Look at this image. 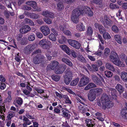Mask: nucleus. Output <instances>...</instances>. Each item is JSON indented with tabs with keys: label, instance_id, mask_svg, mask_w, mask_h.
Instances as JSON below:
<instances>
[{
	"label": "nucleus",
	"instance_id": "1",
	"mask_svg": "<svg viewBox=\"0 0 127 127\" xmlns=\"http://www.w3.org/2000/svg\"><path fill=\"white\" fill-rule=\"evenodd\" d=\"M88 14L90 16L93 15V13L90 8L87 6L82 7L80 8H76L72 11V21L75 23H77L78 22V17L81 14Z\"/></svg>",
	"mask_w": 127,
	"mask_h": 127
},
{
	"label": "nucleus",
	"instance_id": "2",
	"mask_svg": "<svg viewBox=\"0 0 127 127\" xmlns=\"http://www.w3.org/2000/svg\"><path fill=\"white\" fill-rule=\"evenodd\" d=\"M101 100L102 104V108L104 110L106 108H109L113 106V103L110 101L109 96L106 94L102 95Z\"/></svg>",
	"mask_w": 127,
	"mask_h": 127
},
{
	"label": "nucleus",
	"instance_id": "3",
	"mask_svg": "<svg viewBox=\"0 0 127 127\" xmlns=\"http://www.w3.org/2000/svg\"><path fill=\"white\" fill-rule=\"evenodd\" d=\"M101 22L103 24L104 26L107 28H108V26H111L112 25V21L108 16L105 15L100 18Z\"/></svg>",
	"mask_w": 127,
	"mask_h": 127
},
{
	"label": "nucleus",
	"instance_id": "4",
	"mask_svg": "<svg viewBox=\"0 0 127 127\" xmlns=\"http://www.w3.org/2000/svg\"><path fill=\"white\" fill-rule=\"evenodd\" d=\"M89 82V78L86 76L83 75L78 83V86L80 87H84L87 85Z\"/></svg>",
	"mask_w": 127,
	"mask_h": 127
},
{
	"label": "nucleus",
	"instance_id": "5",
	"mask_svg": "<svg viewBox=\"0 0 127 127\" xmlns=\"http://www.w3.org/2000/svg\"><path fill=\"white\" fill-rule=\"evenodd\" d=\"M47 43L50 44H51V42L46 38L40 40L39 43V44L41 47L43 49H46L49 48V45L47 44Z\"/></svg>",
	"mask_w": 127,
	"mask_h": 127
},
{
	"label": "nucleus",
	"instance_id": "6",
	"mask_svg": "<svg viewBox=\"0 0 127 127\" xmlns=\"http://www.w3.org/2000/svg\"><path fill=\"white\" fill-rule=\"evenodd\" d=\"M66 72V74L64 76V82L66 84L68 85L69 83L71 80V73L68 68L67 69Z\"/></svg>",
	"mask_w": 127,
	"mask_h": 127
},
{
	"label": "nucleus",
	"instance_id": "7",
	"mask_svg": "<svg viewBox=\"0 0 127 127\" xmlns=\"http://www.w3.org/2000/svg\"><path fill=\"white\" fill-rule=\"evenodd\" d=\"M44 58L43 56L38 54L36 57L33 58V62L36 64H39L42 62Z\"/></svg>",
	"mask_w": 127,
	"mask_h": 127
},
{
	"label": "nucleus",
	"instance_id": "8",
	"mask_svg": "<svg viewBox=\"0 0 127 127\" xmlns=\"http://www.w3.org/2000/svg\"><path fill=\"white\" fill-rule=\"evenodd\" d=\"M25 4L32 7L35 11H39L41 10L40 8L37 6L36 3L35 1H27L26 2Z\"/></svg>",
	"mask_w": 127,
	"mask_h": 127
},
{
	"label": "nucleus",
	"instance_id": "9",
	"mask_svg": "<svg viewBox=\"0 0 127 127\" xmlns=\"http://www.w3.org/2000/svg\"><path fill=\"white\" fill-rule=\"evenodd\" d=\"M40 30L45 36L47 35L50 33V29L47 26H41L40 28Z\"/></svg>",
	"mask_w": 127,
	"mask_h": 127
},
{
	"label": "nucleus",
	"instance_id": "10",
	"mask_svg": "<svg viewBox=\"0 0 127 127\" xmlns=\"http://www.w3.org/2000/svg\"><path fill=\"white\" fill-rule=\"evenodd\" d=\"M92 80L97 85H100L102 84V83L100 80L94 74L91 75Z\"/></svg>",
	"mask_w": 127,
	"mask_h": 127
},
{
	"label": "nucleus",
	"instance_id": "11",
	"mask_svg": "<svg viewBox=\"0 0 127 127\" xmlns=\"http://www.w3.org/2000/svg\"><path fill=\"white\" fill-rule=\"evenodd\" d=\"M90 91L91 92H90L88 93V97L89 100L92 101H94L96 98V94L91 90Z\"/></svg>",
	"mask_w": 127,
	"mask_h": 127
},
{
	"label": "nucleus",
	"instance_id": "12",
	"mask_svg": "<svg viewBox=\"0 0 127 127\" xmlns=\"http://www.w3.org/2000/svg\"><path fill=\"white\" fill-rule=\"evenodd\" d=\"M31 30L30 27L28 25H26L24 26L20 29V31L22 33H25L30 31Z\"/></svg>",
	"mask_w": 127,
	"mask_h": 127
},
{
	"label": "nucleus",
	"instance_id": "13",
	"mask_svg": "<svg viewBox=\"0 0 127 127\" xmlns=\"http://www.w3.org/2000/svg\"><path fill=\"white\" fill-rule=\"evenodd\" d=\"M42 15L46 17H49L51 18L54 17V14L53 13L47 11H43Z\"/></svg>",
	"mask_w": 127,
	"mask_h": 127
},
{
	"label": "nucleus",
	"instance_id": "14",
	"mask_svg": "<svg viewBox=\"0 0 127 127\" xmlns=\"http://www.w3.org/2000/svg\"><path fill=\"white\" fill-rule=\"evenodd\" d=\"M52 64V65H49L47 66V67L52 70H54L57 66H59V63L56 61H53Z\"/></svg>",
	"mask_w": 127,
	"mask_h": 127
},
{
	"label": "nucleus",
	"instance_id": "15",
	"mask_svg": "<svg viewBox=\"0 0 127 127\" xmlns=\"http://www.w3.org/2000/svg\"><path fill=\"white\" fill-rule=\"evenodd\" d=\"M116 65L120 67H124L125 64L123 63H121L120 60L117 58L112 62Z\"/></svg>",
	"mask_w": 127,
	"mask_h": 127
},
{
	"label": "nucleus",
	"instance_id": "16",
	"mask_svg": "<svg viewBox=\"0 0 127 127\" xmlns=\"http://www.w3.org/2000/svg\"><path fill=\"white\" fill-rule=\"evenodd\" d=\"M121 116L124 119H127V108L125 107L122 109L121 112Z\"/></svg>",
	"mask_w": 127,
	"mask_h": 127
},
{
	"label": "nucleus",
	"instance_id": "17",
	"mask_svg": "<svg viewBox=\"0 0 127 127\" xmlns=\"http://www.w3.org/2000/svg\"><path fill=\"white\" fill-rule=\"evenodd\" d=\"M60 48L64 51H65L68 55L70 54V51L69 49L66 45L63 44L60 46Z\"/></svg>",
	"mask_w": 127,
	"mask_h": 127
},
{
	"label": "nucleus",
	"instance_id": "18",
	"mask_svg": "<svg viewBox=\"0 0 127 127\" xmlns=\"http://www.w3.org/2000/svg\"><path fill=\"white\" fill-rule=\"evenodd\" d=\"M23 102V100L22 98L21 97H17L16 98L15 100L14 101L13 103L16 106H17L16 103H17L19 105L21 106Z\"/></svg>",
	"mask_w": 127,
	"mask_h": 127
},
{
	"label": "nucleus",
	"instance_id": "19",
	"mask_svg": "<svg viewBox=\"0 0 127 127\" xmlns=\"http://www.w3.org/2000/svg\"><path fill=\"white\" fill-rule=\"evenodd\" d=\"M116 89L120 94H121L124 91V89L121 84H117L116 86Z\"/></svg>",
	"mask_w": 127,
	"mask_h": 127
},
{
	"label": "nucleus",
	"instance_id": "20",
	"mask_svg": "<svg viewBox=\"0 0 127 127\" xmlns=\"http://www.w3.org/2000/svg\"><path fill=\"white\" fill-rule=\"evenodd\" d=\"M109 57L110 60L112 62L118 58V56L116 52L113 51L111 52Z\"/></svg>",
	"mask_w": 127,
	"mask_h": 127
},
{
	"label": "nucleus",
	"instance_id": "21",
	"mask_svg": "<svg viewBox=\"0 0 127 127\" xmlns=\"http://www.w3.org/2000/svg\"><path fill=\"white\" fill-rule=\"evenodd\" d=\"M72 46L76 49H79L81 47L80 44L77 41L72 40Z\"/></svg>",
	"mask_w": 127,
	"mask_h": 127
},
{
	"label": "nucleus",
	"instance_id": "22",
	"mask_svg": "<svg viewBox=\"0 0 127 127\" xmlns=\"http://www.w3.org/2000/svg\"><path fill=\"white\" fill-rule=\"evenodd\" d=\"M77 59L79 61L83 63H85L87 62L85 58L81 54H79L78 55Z\"/></svg>",
	"mask_w": 127,
	"mask_h": 127
},
{
	"label": "nucleus",
	"instance_id": "23",
	"mask_svg": "<svg viewBox=\"0 0 127 127\" xmlns=\"http://www.w3.org/2000/svg\"><path fill=\"white\" fill-rule=\"evenodd\" d=\"M96 85L93 83H90L88 84L85 88L84 90H87L96 87Z\"/></svg>",
	"mask_w": 127,
	"mask_h": 127
},
{
	"label": "nucleus",
	"instance_id": "24",
	"mask_svg": "<svg viewBox=\"0 0 127 127\" xmlns=\"http://www.w3.org/2000/svg\"><path fill=\"white\" fill-rule=\"evenodd\" d=\"M106 67L108 69L114 72L116 71L115 69L113 66L110 63H107L106 64Z\"/></svg>",
	"mask_w": 127,
	"mask_h": 127
},
{
	"label": "nucleus",
	"instance_id": "25",
	"mask_svg": "<svg viewBox=\"0 0 127 127\" xmlns=\"http://www.w3.org/2000/svg\"><path fill=\"white\" fill-rule=\"evenodd\" d=\"M121 78L123 81H127V73L125 72H122L121 74Z\"/></svg>",
	"mask_w": 127,
	"mask_h": 127
},
{
	"label": "nucleus",
	"instance_id": "26",
	"mask_svg": "<svg viewBox=\"0 0 127 127\" xmlns=\"http://www.w3.org/2000/svg\"><path fill=\"white\" fill-rule=\"evenodd\" d=\"M76 28L78 30L81 31H84L85 30V27L82 23L78 24Z\"/></svg>",
	"mask_w": 127,
	"mask_h": 127
},
{
	"label": "nucleus",
	"instance_id": "27",
	"mask_svg": "<svg viewBox=\"0 0 127 127\" xmlns=\"http://www.w3.org/2000/svg\"><path fill=\"white\" fill-rule=\"evenodd\" d=\"M94 93H95V94H100L102 93V90L101 88H98V89H93L91 90Z\"/></svg>",
	"mask_w": 127,
	"mask_h": 127
},
{
	"label": "nucleus",
	"instance_id": "28",
	"mask_svg": "<svg viewBox=\"0 0 127 127\" xmlns=\"http://www.w3.org/2000/svg\"><path fill=\"white\" fill-rule=\"evenodd\" d=\"M62 61L63 62L66 63L68 65L70 66H71V62L70 60L67 58H63L62 59Z\"/></svg>",
	"mask_w": 127,
	"mask_h": 127
},
{
	"label": "nucleus",
	"instance_id": "29",
	"mask_svg": "<svg viewBox=\"0 0 127 127\" xmlns=\"http://www.w3.org/2000/svg\"><path fill=\"white\" fill-rule=\"evenodd\" d=\"M93 32V30L92 28L90 26L88 27L86 32L87 34L88 35H91Z\"/></svg>",
	"mask_w": 127,
	"mask_h": 127
},
{
	"label": "nucleus",
	"instance_id": "30",
	"mask_svg": "<svg viewBox=\"0 0 127 127\" xmlns=\"http://www.w3.org/2000/svg\"><path fill=\"white\" fill-rule=\"evenodd\" d=\"M24 22L26 24H28L32 26H34V23L30 19L28 18H26L24 20Z\"/></svg>",
	"mask_w": 127,
	"mask_h": 127
},
{
	"label": "nucleus",
	"instance_id": "31",
	"mask_svg": "<svg viewBox=\"0 0 127 127\" xmlns=\"http://www.w3.org/2000/svg\"><path fill=\"white\" fill-rule=\"evenodd\" d=\"M114 38L115 40L120 44L122 43L121 37L118 35H116L114 36Z\"/></svg>",
	"mask_w": 127,
	"mask_h": 127
},
{
	"label": "nucleus",
	"instance_id": "32",
	"mask_svg": "<svg viewBox=\"0 0 127 127\" xmlns=\"http://www.w3.org/2000/svg\"><path fill=\"white\" fill-rule=\"evenodd\" d=\"M57 9L59 10H61L64 8V5L63 3L61 2H59L57 4Z\"/></svg>",
	"mask_w": 127,
	"mask_h": 127
},
{
	"label": "nucleus",
	"instance_id": "33",
	"mask_svg": "<svg viewBox=\"0 0 127 127\" xmlns=\"http://www.w3.org/2000/svg\"><path fill=\"white\" fill-rule=\"evenodd\" d=\"M15 116L14 112H10L9 113L7 116L8 120H11V119Z\"/></svg>",
	"mask_w": 127,
	"mask_h": 127
},
{
	"label": "nucleus",
	"instance_id": "34",
	"mask_svg": "<svg viewBox=\"0 0 127 127\" xmlns=\"http://www.w3.org/2000/svg\"><path fill=\"white\" fill-rule=\"evenodd\" d=\"M93 2L96 4L101 7L102 5V0H93Z\"/></svg>",
	"mask_w": 127,
	"mask_h": 127
},
{
	"label": "nucleus",
	"instance_id": "35",
	"mask_svg": "<svg viewBox=\"0 0 127 127\" xmlns=\"http://www.w3.org/2000/svg\"><path fill=\"white\" fill-rule=\"evenodd\" d=\"M103 37L105 39H110L111 38V36L109 33L105 32L103 34Z\"/></svg>",
	"mask_w": 127,
	"mask_h": 127
},
{
	"label": "nucleus",
	"instance_id": "36",
	"mask_svg": "<svg viewBox=\"0 0 127 127\" xmlns=\"http://www.w3.org/2000/svg\"><path fill=\"white\" fill-rule=\"evenodd\" d=\"M48 36L49 39L53 41H55L56 40L55 36L53 33H51Z\"/></svg>",
	"mask_w": 127,
	"mask_h": 127
},
{
	"label": "nucleus",
	"instance_id": "37",
	"mask_svg": "<svg viewBox=\"0 0 127 127\" xmlns=\"http://www.w3.org/2000/svg\"><path fill=\"white\" fill-rule=\"evenodd\" d=\"M34 48V46L32 44H30L27 46L26 48V50L27 51H32Z\"/></svg>",
	"mask_w": 127,
	"mask_h": 127
},
{
	"label": "nucleus",
	"instance_id": "38",
	"mask_svg": "<svg viewBox=\"0 0 127 127\" xmlns=\"http://www.w3.org/2000/svg\"><path fill=\"white\" fill-rule=\"evenodd\" d=\"M86 123L87 124V126L88 127H92L94 126L93 124H92L91 120H87L86 121Z\"/></svg>",
	"mask_w": 127,
	"mask_h": 127
},
{
	"label": "nucleus",
	"instance_id": "39",
	"mask_svg": "<svg viewBox=\"0 0 127 127\" xmlns=\"http://www.w3.org/2000/svg\"><path fill=\"white\" fill-rule=\"evenodd\" d=\"M103 53V52L100 50H98L97 51L95 52L94 53L93 55H97V56L100 57L101 56Z\"/></svg>",
	"mask_w": 127,
	"mask_h": 127
},
{
	"label": "nucleus",
	"instance_id": "40",
	"mask_svg": "<svg viewBox=\"0 0 127 127\" xmlns=\"http://www.w3.org/2000/svg\"><path fill=\"white\" fill-rule=\"evenodd\" d=\"M51 77L53 80L56 81H58L60 79V77L59 75H53Z\"/></svg>",
	"mask_w": 127,
	"mask_h": 127
},
{
	"label": "nucleus",
	"instance_id": "41",
	"mask_svg": "<svg viewBox=\"0 0 127 127\" xmlns=\"http://www.w3.org/2000/svg\"><path fill=\"white\" fill-rule=\"evenodd\" d=\"M110 50L109 48H106L104 50V55L106 56H108L110 54Z\"/></svg>",
	"mask_w": 127,
	"mask_h": 127
},
{
	"label": "nucleus",
	"instance_id": "42",
	"mask_svg": "<svg viewBox=\"0 0 127 127\" xmlns=\"http://www.w3.org/2000/svg\"><path fill=\"white\" fill-rule=\"evenodd\" d=\"M98 30L101 33H104L106 31L102 25L100 26Z\"/></svg>",
	"mask_w": 127,
	"mask_h": 127
},
{
	"label": "nucleus",
	"instance_id": "43",
	"mask_svg": "<svg viewBox=\"0 0 127 127\" xmlns=\"http://www.w3.org/2000/svg\"><path fill=\"white\" fill-rule=\"evenodd\" d=\"M66 39L65 37L64 36H62L59 40V43L61 44L64 43L66 41Z\"/></svg>",
	"mask_w": 127,
	"mask_h": 127
},
{
	"label": "nucleus",
	"instance_id": "44",
	"mask_svg": "<svg viewBox=\"0 0 127 127\" xmlns=\"http://www.w3.org/2000/svg\"><path fill=\"white\" fill-rule=\"evenodd\" d=\"M54 71L55 73L57 74H62L63 72L61 69L59 67V68H56Z\"/></svg>",
	"mask_w": 127,
	"mask_h": 127
},
{
	"label": "nucleus",
	"instance_id": "45",
	"mask_svg": "<svg viewBox=\"0 0 127 127\" xmlns=\"http://www.w3.org/2000/svg\"><path fill=\"white\" fill-rule=\"evenodd\" d=\"M30 15L32 18L34 19H37L39 17V15L38 14L34 13L31 14Z\"/></svg>",
	"mask_w": 127,
	"mask_h": 127
},
{
	"label": "nucleus",
	"instance_id": "46",
	"mask_svg": "<svg viewBox=\"0 0 127 127\" xmlns=\"http://www.w3.org/2000/svg\"><path fill=\"white\" fill-rule=\"evenodd\" d=\"M79 81L78 78H77L76 79L73 80L72 81V86H76L77 84Z\"/></svg>",
	"mask_w": 127,
	"mask_h": 127
},
{
	"label": "nucleus",
	"instance_id": "47",
	"mask_svg": "<svg viewBox=\"0 0 127 127\" xmlns=\"http://www.w3.org/2000/svg\"><path fill=\"white\" fill-rule=\"evenodd\" d=\"M105 74L106 76L108 77H110L112 75V73L110 71H107L105 72Z\"/></svg>",
	"mask_w": 127,
	"mask_h": 127
},
{
	"label": "nucleus",
	"instance_id": "48",
	"mask_svg": "<svg viewBox=\"0 0 127 127\" xmlns=\"http://www.w3.org/2000/svg\"><path fill=\"white\" fill-rule=\"evenodd\" d=\"M112 30L115 32H118L119 31V29L116 25L113 26L112 28Z\"/></svg>",
	"mask_w": 127,
	"mask_h": 127
},
{
	"label": "nucleus",
	"instance_id": "49",
	"mask_svg": "<svg viewBox=\"0 0 127 127\" xmlns=\"http://www.w3.org/2000/svg\"><path fill=\"white\" fill-rule=\"evenodd\" d=\"M109 6L110 8L112 9L119 8V7L118 6L112 3H111L110 4Z\"/></svg>",
	"mask_w": 127,
	"mask_h": 127
},
{
	"label": "nucleus",
	"instance_id": "50",
	"mask_svg": "<svg viewBox=\"0 0 127 127\" xmlns=\"http://www.w3.org/2000/svg\"><path fill=\"white\" fill-rule=\"evenodd\" d=\"M15 59L17 62H19L21 61V57L19 56V53H18L15 55Z\"/></svg>",
	"mask_w": 127,
	"mask_h": 127
},
{
	"label": "nucleus",
	"instance_id": "51",
	"mask_svg": "<svg viewBox=\"0 0 127 127\" xmlns=\"http://www.w3.org/2000/svg\"><path fill=\"white\" fill-rule=\"evenodd\" d=\"M51 53V52L50 50H48L47 51L46 54V56L49 60H50L51 58V56L50 55Z\"/></svg>",
	"mask_w": 127,
	"mask_h": 127
},
{
	"label": "nucleus",
	"instance_id": "52",
	"mask_svg": "<svg viewBox=\"0 0 127 127\" xmlns=\"http://www.w3.org/2000/svg\"><path fill=\"white\" fill-rule=\"evenodd\" d=\"M44 21L48 24H51L52 23V20L51 19L48 18H44Z\"/></svg>",
	"mask_w": 127,
	"mask_h": 127
},
{
	"label": "nucleus",
	"instance_id": "53",
	"mask_svg": "<svg viewBox=\"0 0 127 127\" xmlns=\"http://www.w3.org/2000/svg\"><path fill=\"white\" fill-rule=\"evenodd\" d=\"M31 124V122L30 121V120H29V121L24 122L23 124V127H27L28 125H30Z\"/></svg>",
	"mask_w": 127,
	"mask_h": 127
},
{
	"label": "nucleus",
	"instance_id": "54",
	"mask_svg": "<svg viewBox=\"0 0 127 127\" xmlns=\"http://www.w3.org/2000/svg\"><path fill=\"white\" fill-rule=\"evenodd\" d=\"M35 39V36L34 34H32L29 36L28 40L30 41L34 40Z\"/></svg>",
	"mask_w": 127,
	"mask_h": 127
},
{
	"label": "nucleus",
	"instance_id": "55",
	"mask_svg": "<svg viewBox=\"0 0 127 127\" xmlns=\"http://www.w3.org/2000/svg\"><path fill=\"white\" fill-rule=\"evenodd\" d=\"M59 67L63 72L66 68V66L65 65L61 64Z\"/></svg>",
	"mask_w": 127,
	"mask_h": 127
},
{
	"label": "nucleus",
	"instance_id": "56",
	"mask_svg": "<svg viewBox=\"0 0 127 127\" xmlns=\"http://www.w3.org/2000/svg\"><path fill=\"white\" fill-rule=\"evenodd\" d=\"M121 58L122 61H125L127 60V57L124 54H122L121 55Z\"/></svg>",
	"mask_w": 127,
	"mask_h": 127
},
{
	"label": "nucleus",
	"instance_id": "57",
	"mask_svg": "<svg viewBox=\"0 0 127 127\" xmlns=\"http://www.w3.org/2000/svg\"><path fill=\"white\" fill-rule=\"evenodd\" d=\"M5 111V108L4 107V106H0V112L1 114H3V112H4Z\"/></svg>",
	"mask_w": 127,
	"mask_h": 127
},
{
	"label": "nucleus",
	"instance_id": "58",
	"mask_svg": "<svg viewBox=\"0 0 127 127\" xmlns=\"http://www.w3.org/2000/svg\"><path fill=\"white\" fill-rule=\"evenodd\" d=\"M114 80L116 81L119 82L120 80L119 76L117 75H116L114 76Z\"/></svg>",
	"mask_w": 127,
	"mask_h": 127
},
{
	"label": "nucleus",
	"instance_id": "59",
	"mask_svg": "<svg viewBox=\"0 0 127 127\" xmlns=\"http://www.w3.org/2000/svg\"><path fill=\"white\" fill-rule=\"evenodd\" d=\"M35 90L38 93L41 94L44 93V91L40 88H35Z\"/></svg>",
	"mask_w": 127,
	"mask_h": 127
},
{
	"label": "nucleus",
	"instance_id": "60",
	"mask_svg": "<svg viewBox=\"0 0 127 127\" xmlns=\"http://www.w3.org/2000/svg\"><path fill=\"white\" fill-rule=\"evenodd\" d=\"M31 7L28 6L27 5L24 6L22 8V9L24 10H30L31 9Z\"/></svg>",
	"mask_w": 127,
	"mask_h": 127
},
{
	"label": "nucleus",
	"instance_id": "61",
	"mask_svg": "<svg viewBox=\"0 0 127 127\" xmlns=\"http://www.w3.org/2000/svg\"><path fill=\"white\" fill-rule=\"evenodd\" d=\"M36 34L37 37L39 38H41L43 37V34L40 32H37Z\"/></svg>",
	"mask_w": 127,
	"mask_h": 127
},
{
	"label": "nucleus",
	"instance_id": "62",
	"mask_svg": "<svg viewBox=\"0 0 127 127\" xmlns=\"http://www.w3.org/2000/svg\"><path fill=\"white\" fill-rule=\"evenodd\" d=\"M65 98L66 99V103H71V101L67 96L65 95Z\"/></svg>",
	"mask_w": 127,
	"mask_h": 127
},
{
	"label": "nucleus",
	"instance_id": "63",
	"mask_svg": "<svg viewBox=\"0 0 127 127\" xmlns=\"http://www.w3.org/2000/svg\"><path fill=\"white\" fill-rule=\"evenodd\" d=\"M0 89L2 90H4L6 87V85L5 84L3 83H1V85L0 86Z\"/></svg>",
	"mask_w": 127,
	"mask_h": 127
},
{
	"label": "nucleus",
	"instance_id": "64",
	"mask_svg": "<svg viewBox=\"0 0 127 127\" xmlns=\"http://www.w3.org/2000/svg\"><path fill=\"white\" fill-rule=\"evenodd\" d=\"M64 34H66L67 35H69L71 34V32L68 30H65V31H64L63 32Z\"/></svg>",
	"mask_w": 127,
	"mask_h": 127
}]
</instances>
